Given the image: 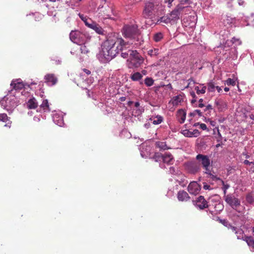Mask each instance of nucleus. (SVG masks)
<instances>
[{
  "label": "nucleus",
  "mask_w": 254,
  "mask_h": 254,
  "mask_svg": "<svg viewBox=\"0 0 254 254\" xmlns=\"http://www.w3.org/2000/svg\"><path fill=\"white\" fill-rule=\"evenodd\" d=\"M189 2V0H181L180 1V3H182V6H184V5L185 4V3H188Z\"/></svg>",
  "instance_id": "nucleus-54"
},
{
  "label": "nucleus",
  "mask_w": 254,
  "mask_h": 254,
  "mask_svg": "<svg viewBox=\"0 0 254 254\" xmlns=\"http://www.w3.org/2000/svg\"><path fill=\"white\" fill-rule=\"evenodd\" d=\"M70 39L78 45L83 44L86 38V35L79 31H71L69 34Z\"/></svg>",
  "instance_id": "nucleus-5"
},
{
  "label": "nucleus",
  "mask_w": 254,
  "mask_h": 254,
  "mask_svg": "<svg viewBox=\"0 0 254 254\" xmlns=\"http://www.w3.org/2000/svg\"><path fill=\"white\" fill-rule=\"evenodd\" d=\"M200 127L202 130H205L207 129V126L205 124L202 123L200 124Z\"/></svg>",
  "instance_id": "nucleus-51"
},
{
  "label": "nucleus",
  "mask_w": 254,
  "mask_h": 254,
  "mask_svg": "<svg viewBox=\"0 0 254 254\" xmlns=\"http://www.w3.org/2000/svg\"><path fill=\"white\" fill-rule=\"evenodd\" d=\"M246 200L248 202L250 203H252L254 202V198L253 196L250 194L246 196Z\"/></svg>",
  "instance_id": "nucleus-43"
},
{
  "label": "nucleus",
  "mask_w": 254,
  "mask_h": 254,
  "mask_svg": "<svg viewBox=\"0 0 254 254\" xmlns=\"http://www.w3.org/2000/svg\"><path fill=\"white\" fill-rule=\"evenodd\" d=\"M248 241V245L254 251V239L250 238Z\"/></svg>",
  "instance_id": "nucleus-40"
},
{
  "label": "nucleus",
  "mask_w": 254,
  "mask_h": 254,
  "mask_svg": "<svg viewBox=\"0 0 254 254\" xmlns=\"http://www.w3.org/2000/svg\"><path fill=\"white\" fill-rule=\"evenodd\" d=\"M27 106L30 109H35L38 107V103L35 98H32L28 100Z\"/></svg>",
  "instance_id": "nucleus-20"
},
{
  "label": "nucleus",
  "mask_w": 254,
  "mask_h": 254,
  "mask_svg": "<svg viewBox=\"0 0 254 254\" xmlns=\"http://www.w3.org/2000/svg\"><path fill=\"white\" fill-rule=\"evenodd\" d=\"M154 81L152 78L147 77L144 80V83L147 86L149 87L153 85Z\"/></svg>",
  "instance_id": "nucleus-30"
},
{
  "label": "nucleus",
  "mask_w": 254,
  "mask_h": 254,
  "mask_svg": "<svg viewBox=\"0 0 254 254\" xmlns=\"http://www.w3.org/2000/svg\"><path fill=\"white\" fill-rule=\"evenodd\" d=\"M124 41L116 37L109 38L102 46V52L104 58L109 61L114 58L120 51H123Z\"/></svg>",
  "instance_id": "nucleus-1"
},
{
  "label": "nucleus",
  "mask_w": 254,
  "mask_h": 254,
  "mask_svg": "<svg viewBox=\"0 0 254 254\" xmlns=\"http://www.w3.org/2000/svg\"><path fill=\"white\" fill-rule=\"evenodd\" d=\"M124 34L125 37L134 38L139 34V30L135 25L125 26L124 27Z\"/></svg>",
  "instance_id": "nucleus-6"
},
{
  "label": "nucleus",
  "mask_w": 254,
  "mask_h": 254,
  "mask_svg": "<svg viewBox=\"0 0 254 254\" xmlns=\"http://www.w3.org/2000/svg\"><path fill=\"white\" fill-rule=\"evenodd\" d=\"M222 223L226 227H228L227 226V225L229 224V222L228 221L224 220H223V221H222Z\"/></svg>",
  "instance_id": "nucleus-56"
},
{
  "label": "nucleus",
  "mask_w": 254,
  "mask_h": 254,
  "mask_svg": "<svg viewBox=\"0 0 254 254\" xmlns=\"http://www.w3.org/2000/svg\"><path fill=\"white\" fill-rule=\"evenodd\" d=\"M206 109L208 110L209 112L205 113V115L207 116L210 115L211 111L213 109V108L211 105H208L206 106Z\"/></svg>",
  "instance_id": "nucleus-44"
},
{
  "label": "nucleus",
  "mask_w": 254,
  "mask_h": 254,
  "mask_svg": "<svg viewBox=\"0 0 254 254\" xmlns=\"http://www.w3.org/2000/svg\"><path fill=\"white\" fill-rule=\"evenodd\" d=\"M197 94H204L206 92V87L203 86L201 89H199L198 86H195L194 88Z\"/></svg>",
  "instance_id": "nucleus-29"
},
{
  "label": "nucleus",
  "mask_w": 254,
  "mask_h": 254,
  "mask_svg": "<svg viewBox=\"0 0 254 254\" xmlns=\"http://www.w3.org/2000/svg\"><path fill=\"white\" fill-rule=\"evenodd\" d=\"M163 37V34L162 33H156L153 37L154 40L156 42H159L160 41Z\"/></svg>",
  "instance_id": "nucleus-31"
},
{
  "label": "nucleus",
  "mask_w": 254,
  "mask_h": 254,
  "mask_svg": "<svg viewBox=\"0 0 254 254\" xmlns=\"http://www.w3.org/2000/svg\"><path fill=\"white\" fill-rule=\"evenodd\" d=\"M79 17L84 22L86 25V22H89V19H88L86 16H84L83 14H79Z\"/></svg>",
  "instance_id": "nucleus-42"
},
{
  "label": "nucleus",
  "mask_w": 254,
  "mask_h": 254,
  "mask_svg": "<svg viewBox=\"0 0 254 254\" xmlns=\"http://www.w3.org/2000/svg\"><path fill=\"white\" fill-rule=\"evenodd\" d=\"M173 159V156L170 153L165 154L163 157V161L167 164H171Z\"/></svg>",
  "instance_id": "nucleus-22"
},
{
  "label": "nucleus",
  "mask_w": 254,
  "mask_h": 254,
  "mask_svg": "<svg viewBox=\"0 0 254 254\" xmlns=\"http://www.w3.org/2000/svg\"><path fill=\"white\" fill-rule=\"evenodd\" d=\"M244 164L245 165H250L251 164H252V162H250L249 161H248V160H245L244 161Z\"/></svg>",
  "instance_id": "nucleus-57"
},
{
  "label": "nucleus",
  "mask_w": 254,
  "mask_h": 254,
  "mask_svg": "<svg viewBox=\"0 0 254 254\" xmlns=\"http://www.w3.org/2000/svg\"><path fill=\"white\" fill-rule=\"evenodd\" d=\"M216 89L217 90V91L220 93L221 91H222V89L221 88V87H220L219 86H216Z\"/></svg>",
  "instance_id": "nucleus-59"
},
{
  "label": "nucleus",
  "mask_w": 254,
  "mask_h": 254,
  "mask_svg": "<svg viewBox=\"0 0 254 254\" xmlns=\"http://www.w3.org/2000/svg\"><path fill=\"white\" fill-rule=\"evenodd\" d=\"M206 174H208L210 178L211 179H212V180L213 181H219L220 182L221 181V180L222 179H221L219 177H217L216 176H215L214 175H213L211 173V170L210 169H209V173H206Z\"/></svg>",
  "instance_id": "nucleus-37"
},
{
  "label": "nucleus",
  "mask_w": 254,
  "mask_h": 254,
  "mask_svg": "<svg viewBox=\"0 0 254 254\" xmlns=\"http://www.w3.org/2000/svg\"><path fill=\"white\" fill-rule=\"evenodd\" d=\"M242 154L243 156H245L246 158L247 159L250 158V155L248 154V153L246 151L243 152Z\"/></svg>",
  "instance_id": "nucleus-53"
},
{
  "label": "nucleus",
  "mask_w": 254,
  "mask_h": 254,
  "mask_svg": "<svg viewBox=\"0 0 254 254\" xmlns=\"http://www.w3.org/2000/svg\"><path fill=\"white\" fill-rule=\"evenodd\" d=\"M190 95L191 96V97L193 98V99L191 100V103H194V102H196L195 99L196 98V96L195 95V93L193 91H192L190 92Z\"/></svg>",
  "instance_id": "nucleus-45"
},
{
  "label": "nucleus",
  "mask_w": 254,
  "mask_h": 254,
  "mask_svg": "<svg viewBox=\"0 0 254 254\" xmlns=\"http://www.w3.org/2000/svg\"><path fill=\"white\" fill-rule=\"evenodd\" d=\"M9 118L5 113L0 114V121L6 123L9 121Z\"/></svg>",
  "instance_id": "nucleus-34"
},
{
  "label": "nucleus",
  "mask_w": 254,
  "mask_h": 254,
  "mask_svg": "<svg viewBox=\"0 0 254 254\" xmlns=\"http://www.w3.org/2000/svg\"><path fill=\"white\" fill-rule=\"evenodd\" d=\"M171 21H172V20L170 17H167L165 16H163V17H161L160 18V19H159L158 20L157 22H159V23L163 22L165 23H168L170 22Z\"/></svg>",
  "instance_id": "nucleus-32"
},
{
  "label": "nucleus",
  "mask_w": 254,
  "mask_h": 254,
  "mask_svg": "<svg viewBox=\"0 0 254 254\" xmlns=\"http://www.w3.org/2000/svg\"><path fill=\"white\" fill-rule=\"evenodd\" d=\"M160 54V50L158 48H153L148 51V54L151 57H156Z\"/></svg>",
  "instance_id": "nucleus-23"
},
{
  "label": "nucleus",
  "mask_w": 254,
  "mask_h": 254,
  "mask_svg": "<svg viewBox=\"0 0 254 254\" xmlns=\"http://www.w3.org/2000/svg\"><path fill=\"white\" fill-rule=\"evenodd\" d=\"M251 230H252V234L254 237V225L252 227Z\"/></svg>",
  "instance_id": "nucleus-62"
},
{
  "label": "nucleus",
  "mask_w": 254,
  "mask_h": 254,
  "mask_svg": "<svg viewBox=\"0 0 254 254\" xmlns=\"http://www.w3.org/2000/svg\"><path fill=\"white\" fill-rule=\"evenodd\" d=\"M83 70L87 75H89V74H90L91 73V71L87 69L84 68V69H83Z\"/></svg>",
  "instance_id": "nucleus-55"
},
{
  "label": "nucleus",
  "mask_w": 254,
  "mask_h": 254,
  "mask_svg": "<svg viewBox=\"0 0 254 254\" xmlns=\"http://www.w3.org/2000/svg\"><path fill=\"white\" fill-rule=\"evenodd\" d=\"M11 102V101L8 98L4 97L0 101V103L4 109L8 111L12 106Z\"/></svg>",
  "instance_id": "nucleus-15"
},
{
  "label": "nucleus",
  "mask_w": 254,
  "mask_h": 254,
  "mask_svg": "<svg viewBox=\"0 0 254 254\" xmlns=\"http://www.w3.org/2000/svg\"><path fill=\"white\" fill-rule=\"evenodd\" d=\"M230 229H231L232 232L235 233L239 228L234 226H230Z\"/></svg>",
  "instance_id": "nucleus-52"
},
{
  "label": "nucleus",
  "mask_w": 254,
  "mask_h": 254,
  "mask_svg": "<svg viewBox=\"0 0 254 254\" xmlns=\"http://www.w3.org/2000/svg\"><path fill=\"white\" fill-rule=\"evenodd\" d=\"M93 30H94L97 33L99 34H104V30L99 24L97 23L94 26Z\"/></svg>",
  "instance_id": "nucleus-26"
},
{
  "label": "nucleus",
  "mask_w": 254,
  "mask_h": 254,
  "mask_svg": "<svg viewBox=\"0 0 254 254\" xmlns=\"http://www.w3.org/2000/svg\"><path fill=\"white\" fill-rule=\"evenodd\" d=\"M190 170L192 173L195 174L200 171V166L198 163L193 162L190 165Z\"/></svg>",
  "instance_id": "nucleus-18"
},
{
  "label": "nucleus",
  "mask_w": 254,
  "mask_h": 254,
  "mask_svg": "<svg viewBox=\"0 0 254 254\" xmlns=\"http://www.w3.org/2000/svg\"><path fill=\"white\" fill-rule=\"evenodd\" d=\"M129 58L127 59V66L129 68L139 67L143 63L144 59L136 50H128Z\"/></svg>",
  "instance_id": "nucleus-2"
},
{
  "label": "nucleus",
  "mask_w": 254,
  "mask_h": 254,
  "mask_svg": "<svg viewBox=\"0 0 254 254\" xmlns=\"http://www.w3.org/2000/svg\"><path fill=\"white\" fill-rule=\"evenodd\" d=\"M10 85L15 90H20L24 87V84L22 82L12 81Z\"/></svg>",
  "instance_id": "nucleus-19"
},
{
  "label": "nucleus",
  "mask_w": 254,
  "mask_h": 254,
  "mask_svg": "<svg viewBox=\"0 0 254 254\" xmlns=\"http://www.w3.org/2000/svg\"><path fill=\"white\" fill-rule=\"evenodd\" d=\"M41 107L44 109H49V103L47 100H43L42 104L41 105Z\"/></svg>",
  "instance_id": "nucleus-38"
},
{
  "label": "nucleus",
  "mask_w": 254,
  "mask_h": 254,
  "mask_svg": "<svg viewBox=\"0 0 254 254\" xmlns=\"http://www.w3.org/2000/svg\"><path fill=\"white\" fill-rule=\"evenodd\" d=\"M214 104L219 111H222L226 108V103L221 99H216Z\"/></svg>",
  "instance_id": "nucleus-16"
},
{
  "label": "nucleus",
  "mask_w": 254,
  "mask_h": 254,
  "mask_svg": "<svg viewBox=\"0 0 254 254\" xmlns=\"http://www.w3.org/2000/svg\"><path fill=\"white\" fill-rule=\"evenodd\" d=\"M189 81H190V82H189V84L187 86L186 88H188L189 87V84L190 83V82L192 81V82H193V83H194V80L192 78L189 79Z\"/></svg>",
  "instance_id": "nucleus-60"
},
{
  "label": "nucleus",
  "mask_w": 254,
  "mask_h": 254,
  "mask_svg": "<svg viewBox=\"0 0 254 254\" xmlns=\"http://www.w3.org/2000/svg\"><path fill=\"white\" fill-rule=\"evenodd\" d=\"M182 3L178 4L170 14L172 21H176L180 18L183 14H187L190 12V8L189 6H182Z\"/></svg>",
  "instance_id": "nucleus-3"
},
{
  "label": "nucleus",
  "mask_w": 254,
  "mask_h": 254,
  "mask_svg": "<svg viewBox=\"0 0 254 254\" xmlns=\"http://www.w3.org/2000/svg\"><path fill=\"white\" fill-rule=\"evenodd\" d=\"M134 106L136 108L139 107V103L138 102H135V104H134Z\"/></svg>",
  "instance_id": "nucleus-64"
},
{
  "label": "nucleus",
  "mask_w": 254,
  "mask_h": 254,
  "mask_svg": "<svg viewBox=\"0 0 254 254\" xmlns=\"http://www.w3.org/2000/svg\"><path fill=\"white\" fill-rule=\"evenodd\" d=\"M156 146L159 148L161 150H165L170 149L168 147L165 142L157 141L155 143Z\"/></svg>",
  "instance_id": "nucleus-24"
},
{
  "label": "nucleus",
  "mask_w": 254,
  "mask_h": 254,
  "mask_svg": "<svg viewBox=\"0 0 254 254\" xmlns=\"http://www.w3.org/2000/svg\"><path fill=\"white\" fill-rule=\"evenodd\" d=\"M177 198L180 201H187L190 199V197L186 191L182 190L178 191Z\"/></svg>",
  "instance_id": "nucleus-14"
},
{
  "label": "nucleus",
  "mask_w": 254,
  "mask_h": 254,
  "mask_svg": "<svg viewBox=\"0 0 254 254\" xmlns=\"http://www.w3.org/2000/svg\"><path fill=\"white\" fill-rule=\"evenodd\" d=\"M96 24V23L92 21L90 19H89V22H86V25L89 28L92 29L94 27V26Z\"/></svg>",
  "instance_id": "nucleus-39"
},
{
  "label": "nucleus",
  "mask_w": 254,
  "mask_h": 254,
  "mask_svg": "<svg viewBox=\"0 0 254 254\" xmlns=\"http://www.w3.org/2000/svg\"><path fill=\"white\" fill-rule=\"evenodd\" d=\"M155 118L156 120H154L152 123L154 125H159L161 124L163 121V117L161 116H157Z\"/></svg>",
  "instance_id": "nucleus-33"
},
{
  "label": "nucleus",
  "mask_w": 254,
  "mask_h": 254,
  "mask_svg": "<svg viewBox=\"0 0 254 254\" xmlns=\"http://www.w3.org/2000/svg\"><path fill=\"white\" fill-rule=\"evenodd\" d=\"M184 101L183 96L179 94L173 97L169 102V105L177 106Z\"/></svg>",
  "instance_id": "nucleus-13"
},
{
  "label": "nucleus",
  "mask_w": 254,
  "mask_h": 254,
  "mask_svg": "<svg viewBox=\"0 0 254 254\" xmlns=\"http://www.w3.org/2000/svg\"><path fill=\"white\" fill-rule=\"evenodd\" d=\"M194 205L200 210H203L208 207V202L204 198L203 196H199L194 201Z\"/></svg>",
  "instance_id": "nucleus-9"
},
{
  "label": "nucleus",
  "mask_w": 254,
  "mask_h": 254,
  "mask_svg": "<svg viewBox=\"0 0 254 254\" xmlns=\"http://www.w3.org/2000/svg\"><path fill=\"white\" fill-rule=\"evenodd\" d=\"M220 182L223 186L222 190H223L224 195H226L227 190L229 188L230 186L228 184H225L222 180H221Z\"/></svg>",
  "instance_id": "nucleus-35"
},
{
  "label": "nucleus",
  "mask_w": 254,
  "mask_h": 254,
  "mask_svg": "<svg viewBox=\"0 0 254 254\" xmlns=\"http://www.w3.org/2000/svg\"><path fill=\"white\" fill-rule=\"evenodd\" d=\"M178 120L181 124L184 123L186 120V113L183 110H179L178 111Z\"/></svg>",
  "instance_id": "nucleus-21"
},
{
  "label": "nucleus",
  "mask_w": 254,
  "mask_h": 254,
  "mask_svg": "<svg viewBox=\"0 0 254 254\" xmlns=\"http://www.w3.org/2000/svg\"><path fill=\"white\" fill-rule=\"evenodd\" d=\"M203 100L202 99H200L199 100V104L198 107L199 108H202L205 106V105L202 103Z\"/></svg>",
  "instance_id": "nucleus-48"
},
{
  "label": "nucleus",
  "mask_w": 254,
  "mask_h": 254,
  "mask_svg": "<svg viewBox=\"0 0 254 254\" xmlns=\"http://www.w3.org/2000/svg\"><path fill=\"white\" fill-rule=\"evenodd\" d=\"M207 90L208 92H214L215 90L216 89V85L215 83L211 81L207 84Z\"/></svg>",
  "instance_id": "nucleus-27"
},
{
  "label": "nucleus",
  "mask_w": 254,
  "mask_h": 254,
  "mask_svg": "<svg viewBox=\"0 0 254 254\" xmlns=\"http://www.w3.org/2000/svg\"><path fill=\"white\" fill-rule=\"evenodd\" d=\"M142 74L139 72H136L131 75L130 79L132 81H136L140 80L142 78Z\"/></svg>",
  "instance_id": "nucleus-25"
},
{
  "label": "nucleus",
  "mask_w": 254,
  "mask_h": 254,
  "mask_svg": "<svg viewBox=\"0 0 254 254\" xmlns=\"http://www.w3.org/2000/svg\"><path fill=\"white\" fill-rule=\"evenodd\" d=\"M126 99V98L125 97H122L120 98V100L121 101H125Z\"/></svg>",
  "instance_id": "nucleus-63"
},
{
  "label": "nucleus",
  "mask_w": 254,
  "mask_h": 254,
  "mask_svg": "<svg viewBox=\"0 0 254 254\" xmlns=\"http://www.w3.org/2000/svg\"><path fill=\"white\" fill-rule=\"evenodd\" d=\"M226 84L227 85H232L235 86L236 85V81L233 79L228 78L226 81Z\"/></svg>",
  "instance_id": "nucleus-41"
},
{
  "label": "nucleus",
  "mask_w": 254,
  "mask_h": 254,
  "mask_svg": "<svg viewBox=\"0 0 254 254\" xmlns=\"http://www.w3.org/2000/svg\"><path fill=\"white\" fill-rule=\"evenodd\" d=\"M194 113H195V115L197 114L199 117L202 116V113L199 110H194Z\"/></svg>",
  "instance_id": "nucleus-50"
},
{
  "label": "nucleus",
  "mask_w": 254,
  "mask_h": 254,
  "mask_svg": "<svg viewBox=\"0 0 254 254\" xmlns=\"http://www.w3.org/2000/svg\"><path fill=\"white\" fill-rule=\"evenodd\" d=\"M203 188L204 190H210L211 189V187L210 185H208L207 183H203Z\"/></svg>",
  "instance_id": "nucleus-47"
},
{
  "label": "nucleus",
  "mask_w": 254,
  "mask_h": 254,
  "mask_svg": "<svg viewBox=\"0 0 254 254\" xmlns=\"http://www.w3.org/2000/svg\"><path fill=\"white\" fill-rule=\"evenodd\" d=\"M224 200L232 208L237 210L241 205L240 200L234 196L228 194L224 195Z\"/></svg>",
  "instance_id": "nucleus-7"
},
{
  "label": "nucleus",
  "mask_w": 254,
  "mask_h": 254,
  "mask_svg": "<svg viewBox=\"0 0 254 254\" xmlns=\"http://www.w3.org/2000/svg\"><path fill=\"white\" fill-rule=\"evenodd\" d=\"M163 155L160 152H156L153 156V159L156 161L158 162L163 160Z\"/></svg>",
  "instance_id": "nucleus-28"
},
{
  "label": "nucleus",
  "mask_w": 254,
  "mask_h": 254,
  "mask_svg": "<svg viewBox=\"0 0 254 254\" xmlns=\"http://www.w3.org/2000/svg\"><path fill=\"white\" fill-rule=\"evenodd\" d=\"M128 55H129V53L128 52V50L127 52H122L121 53V56L124 59H126L128 57Z\"/></svg>",
  "instance_id": "nucleus-46"
},
{
  "label": "nucleus",
  "mask_w": 254,
  "mask_h": 254,
  "mask_svg": "<svg viewBox=\"0 0 254 254\" xmlns=\"http://www.w3.org/2000/svg\"><path fill=\"white\" fill-rule=\"evenodd\" d=\"M154 8V4L152 1H147L145 3L143 11V17L145 18H149L153 14Z\"/></svg>",
  "instance_id": "nucleus-8"
},
{
  "label": "nucleus",
  "mask_w": 254,
  "mask_h": 254,
  "mask_svg": "<svg viewBox=\"0 0 254 254\" xmlns=\"http://www.w3.org/2000/svg\"><path fill=\"white\" fill-rule=\"evenodd\" d=\"M196 159L197 161L199 166L205 170V173H209V169L211 168V161L207 155L198 154L196 156Z\"/></svg>",
  "instance_id": "nucleus-4"
},
{
  "label": "nucleus",
  "mask_w": 254,
  "mask_h": 254,
  "mask_svg": "<svg viewBox=\"0 0 254 254\" xmlns=\"http://www.w3.org/2000/svg\"><path fill=\"white\" fill-rule=\"evenodd\" d=\"M174 0H164V2L168 3V7H171L172 6V3Z\"/></svg>",
  "instance_id": "nucleus-49"
},
{
  "label": "nucleus",
  "mask_w": 254,
  "mask_h": 254,
  "mask_svg": "<svg viewBox=\"0 0 254 254\" xmlns=\"http://www.w3.org/2000/svg\"><path fill=\"white\" fill-rule=\"evenodd\" d=\"M80 51L81 53L86 54L89 52L88 48L85 45H80Z\"/></svg>",
  "instance_id": "nucleus-36"
},
{
  "label": "nucleus",
  "mask_w": 254,
  "mask_h": 254,
  "mask_svg": "<svg viewBox=\"0 0 254 254\" xmlns=\"http://www.w3.org/2000/svg\"><path fill=\"white\" fill-rule=\"evenodd\" d=\"M200 186L196 182H191L190 183L188 187V190L190 193L193 195L197 194L200 190Z\"/></svg>",
  "instance_id": "nucleus-10"
},
{
  "label": "nucleus",
  "mask_w": 254,
  "mask_h": 254,
  "mask_svg": "<svg viewBox=\"0 0 254 254\" xmlns=\"http://www.w3.org/2000/svg\"><path fill=\"white\" fill-rule=\"evenodd\" d=\"M183 134L187 137H197L199 135L200 132L197 129H194L192 131H190L189 130H184L183 131Z\"/></svg>",
  "instance_id": "nucleus-17"
},
{
  "label": "nucleus",
  "mask_w": 254,
  "mask_h": 254,
  "mask_svg": "<svg viewBox=\"0 0 254 254\" xmlns=\"http://www.w3.org/2000/svg\"><path fill=\"white\" fill-rule=\"evenodd\" d=\"M237 238L239 240H243L245 241L248 244L247 240L249 239V238H254L252 236H248L245 235L244 231L240 228H239L235 232Z\"/></svg>",
  "instance_id": "nucleus-12"
},
{
  "label": "nucleus",
  "mask_w": 254,
  "mask_h": 254,
  "mask_svg": "<svg viewBox=\"0 0 254 254\" xmlns=\"http://www.w3.org/2000/svg\"><path fill=\"white\" fill-rule=\"evenodd\" d=\"M45 82L49 86L56 85L58 81L57 77L54 73H48L44 76Z\"/></svg>",
  "instance_id": "nucleus-11"
},
{
  "label": "nucleus",
  "mask_w": 254,
  "mask_h": 254,
  "mask_svg": "<svg viewBox=\"0 0 254 254\" xmlns=\"http://www.w3.org/2000/svg\"><path fill=\"white\" fill-rule=\"evenodd\" d=\"M244 3V1H243V0H239V4L240 5H243Z\"/></svg>",
  "instance_id": "nucleus-61"
},
{
  "label": "nucleus",
  "mask_w": 254,
  "mask_h": 254,
  "mask_svg": "<svg viewBox=\"0 0 254 254\" xmlns=\"http://www.w3.org/2000/svg\"><path fill=\"white\" fill-rule=\"evenodd\" d=\"M170 172L171 174H174L175 172V168L173 167H170Z\"/></svg>",
  "instance_id": "nucleus-58"
}]
</instances>
